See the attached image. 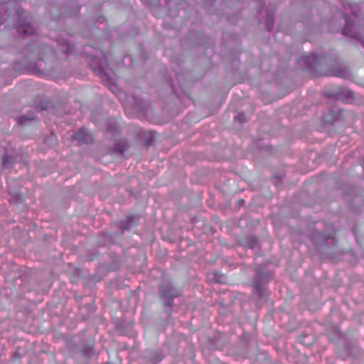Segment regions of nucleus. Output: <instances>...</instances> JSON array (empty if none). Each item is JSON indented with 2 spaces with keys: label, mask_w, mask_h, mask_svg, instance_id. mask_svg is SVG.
Returning <instances> with one entry per match:
<instances>
[{
  "label": "nucleus",
  "mask_w": 364,
  "mask_h": 364,
  "mask_svg": "<svg viewBox=\"0 0 364 364\" xmlns=\"http://www.w3.org/2000/svg\"><path fill=\"white\" fill-rule=\"evenodd\" d=\"M267 28L269 30H272V28H273V23L271 22L269 19H268L267 23Z\"/></svg>",
  "instance_id": "nucleus-17"
},
{
  "label": "nucleus",
  "mask_w": 364,
  "mask_h": 364,
  "mask_svg": "<svg viewBox=\"0 0 364 364\" xmlns=\"http://www.w3.org/2000/svg\"><path fill=\"white\" fill-rule=\"evenodd\" d=\"M332 75L343 78H348L350 76V73L347 67L340 66L332 70Z\"/></svg>",
  "instance_id": "nucleus-9"
},
{
  "label": "nucleus",
  "mask_w": 364,
  "mask_h": 364,
  "mask_svg": "<svg viewBox=\"0 0 364 364\" xmlns=\"http://www.w3.org/2000/svg\"><path fill=\"white\" fill-rule=\"evenodd\" d=\"M136 217L135 216H130L128 218V221L127 222V225H125L124 224V223H122L120 224V228L122 229V231H124V230H127L129 228V227L130 226L131 223H132V220L134 219H135Z\"/></svg>",
  "instance_id": "nucleus-13"
},
{
  "label": "nucleus",
  "mask_w": 364,
  "mask_h": 364,
  "mask_svg": "<svg viewBox=\"0 0 364 364\" xmlns=\"http://www.w3.org/2000/svg\"><path fill=\"white\" fill-rule=\"evenodd\" d=\"M73 137L80 144H90L92 141V134L87 129L83 128L75 133Z\"/></svg>",
  "instance_id": "nucleus-6"
},
{
  "label": "nucleus",
  "mask_w": 364,
  "mask_h": 364,
  "mask_svg": "<svg viewBox=\"0 0 364 364\" xmlns=\"http://www.w3.org/2000/svg\"><path fill=\"white\" fill-rule=\"evenodd\" d=\"M2 164L6 168H10L13 164V159L8 155H5Z\"/></svg>",
  "instance_id": "nucleus-12"
},
{
  "label": "nucleus",
  "mask_w": 364,
  "mask_h": 364,
  "mask_svg": "<svg viewBox=\"0 0 364 364\" xmlns=\"http://www.w3.org/2000/svg\"><path fill=\"white\" fill-rule=\"evenodd\" d=\"M54 52L48 47L35 48L26 58L28 60V68L36 74L50 71L53 68L52 63Z\"/></svg>",
  "instance_id": "nucleus-1"
},
{
  "label": "nucleus",
  "mask_w": 364,
  "mask_h": 364,
  "mask_svg": "<svg viewBox=\"0 0 364 364\" xmlns=\"http://www.w3.org/2000/svg\"><path fill=\"white\" fill-rule=\"evenodd\" d=\"M62 51L68 54L72 51V47L68 43H65L62 48Z\"/></svg>",
  "instance_id": "nucleus-16"
},
{
  "label": "nucleus",
  "mask_w": 364,
  "mask_h": 364,
  "mask_svg": "<svg viewBox=\"0 0 364 364\" xmlns=\"http://www.w3.org/2000/svg\"><path fill=\"white\" fill-rule=\"evenodd\" d=\"M347 95L349 97H353V93L351 92V91H348L347 92Z\"/></svg>",
  "instance_id": "nucleus-20"
},
{
  "label": "nucleus",
  "mask_w": 364,
  "mask_h": 364,
  "mask_svg": "<svg viewBox=\"0 0 364 364\" xmlns=\"http://www.w3.org/2000/svg\"><path fill=\"white\" fill-rule=\"evenodd\" d=\"M363 46H364V42L363 43Z\"/></svg>",
  "instance_id": "nucleus-22"
},
{
  "label": "nucleus",
  "mask_w": 364,
  "mask_h": 364,
  "mask_svg": "<svg viewBox=\"0 0 364 364\" xmlns=\"http://www.w3.org/2000/svg\"><path fill=\"white\" fill-rule=\"evenodd\" d=\"M235 120H238L240 122H245L247 121L246 116L244 113H240L235 117Z\"/></svg>",
  "instance_id": "nucleus-15"
},
{
  "label": "nucleus",
  "mask_w": 364,
  "mask_h": 364,
  "mask_svg": "<svg viewBox=\"0 0 364 364\" xmlns=\"http://www.w3.org/2000/svg\"><path fill=\"white\" fill-rule=\"evenodd\" d=\"M160 293L167 299V304L171 305V299L180 296V291L171 285L160 288Z\"/></svg>",
  "instance_id": "nucleus-5"
},
{
  "label": "nucleus",
  "mask_w": 364,
  "mask_h": 364,
  "mask_svg": "<svg viewBox=\"0 0 364 364\" xmlns=\"http://www.w3.org/2000/svg\"><path fill=\"white\" fill-rule=\"evenodd\" d=\"M1 23H2V21H0V25H1Z\"/></svg>",
  "instance_id": "nucleus-21"
},
{
  "label": "nucleus",
  "mask_w": 364,
  "mask_h": 364,
  "mask_svg": "<svg viewBox=\"0 0 364 364\" xmlns=\"http://www.w3.org/2000/svg\"><path fill=\"white\" fill-rule=\"evenodd\" d=\"M50 140L51 141H50V145H53V144H55V142H56V139H55V136H51V137L50 138Z\"/></svg>",
  "instance_id": "nucleus-18"
},
{
  "label": "nucleus",
  "mask_w": 364,
  "mask_h": 364,
  "mask_svg": "<svg viewBox=\"0 0 364 364\" xmlns=\"http://www.w3.org/2000/svg\"><path fill=\"white\" fill-rule=\"evenodd\" d=\"M127 146V141L124 139H121L114 144L112 152L117 156H122L126 151Z\"/></svg>",
  "instance_id": "nucleus-8"
},
{
  "label": "nucleus",
  "mask_w": 364,
  "mask_h": 364,
  "mask_svg": "<svg viewBox=\"0 0 364 364\" xmlns=\"http://www.w3.org/2000/svg\"><path fill=\"white\" fill-rule=\"evenodd\" d=\"M0 9L6 12L10 11L11 14L18 16V31L19 33L24 35L34 33L36 23L27 17L23 10L20 9L18 0H4L0 5Z\"/></svg>",
  "instance_id": "nucleus-2"
},
{
  "label": "nucleus",
  "mask_w": 364,
  "mask_h": 364,
  "mask_svg": "<svg viewBox=\"0 0 364 364\" xmlns=\"http://www.w3.org/2000/svg\"><path fill=\"white\" fill-rule=\"evenodd\" d=\"M124 105L126 109L131 108L143 117H148L149 114L152 113L149 102L135 95L128 96Z\"/></svg>",
  "instance_id": "nucleus-3"
},
{
  "label": "nucleus",
  "mask_w": 364,
  "mask_h": 364,
  "mask_svg": "<svg viewBox=\"0 0 364 364\" xmlns=\"http://www.w3.org/2000/svg\"><path fill=\"white\" fill-rule=\"evenodd\" d=\"M267 279H269L267 273H262L258 271L256 272L255 279L254 282V294L257 295L258 298L265 299L267 293L265 289L262 287V280Z\"/></svg>",
  "instance_id": "nucleus-4"
},
{
  "label": "nucleus",
  "mask_w": 364,
  "mask_h": 364,
  "mask_svg": "<svg viewBox=\"0 0 364 364\" xmlns=\"http://www.w3.org/2000/svg\"><path fill=\"white\" fill-rule=\"evenodd\" d=\"M152 354L153 355L149 358L151 362L156 363L161 360V355L157 353L154 352Z\"/></svg>",
  "instance_id": "nucleus-14"
},
{
  "label": "nucleus",
  "mask_w": 364,
  "mask_h": 364,
  "mask_svg": "<svg viewBox=\"0 0 364 364\" xmlns=\"http://www.w3.org/2000/svg\"><path fill=\"white\" fill-rule=\"evenodd\" d=\"M323 59L318 55L313 54L304 58V61L310 68H317Z\"/></svg>",
  "instance_id": "nucleus-7"
},
{
  "label": "nucleus",
  "mask_w": 364,
  "mask_h": 364,
  "mask_svg": "<svg viewBox=\"0 0 364 364\" xmlns=\"http://www.w3.org/2000/svg\"><path fill=\"white\" fill-rule=\"evenodd\" d=\"M34 120H35V118L33 117V114H29L21 116V117H19L18 123L22 126H25V125L30 124V122H31V121H34Z\"/></svg>",
  "instance_id": "nucleus-10"
},
{
  "label": "nucleus",
  "mask_w": 364,
  "mask_h": 364,
  "mask_svg": "<svg viewBox=\"0 0 364 364\" xmlns=\"http://www.w3.org/2000/svg\"><path fill=\"white\" fill-rule=\"evenodd\" d=\"M151 134V136H150V139L147 141V143L148 144H151L152 140L154 139V135L152 133L150 134Z\"/></svg>",
  "instance_id": "nucleus-19"
},
{
  "label": "nucleus",
  "mask_w": 364,
  "mask_h": 364,
  "mask_svg": "<svg viewBox=\"0 0 364 364\" xmlns=\"http://www.w3.org/2000/svg\"><path fill=\"white\" fill-rule=\"evenodd\" d=\"M352 26H353V23L349 20H348L346 22V27L343 29V34H345L346 36H354V34L353 33V32L351 31Z\"/></svg>",
  "instance_id": "nucleus-11"
}]
</instances>
